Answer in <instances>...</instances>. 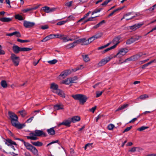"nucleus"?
I'll list each match as a JSON object with an SVG mask.
<instances>
[{
  "mask_svg": "<svg viewBox=\"0 0 156 156\" xmlns=\"http://www.w3.org/2000/svg\"><path fill=\"white\" fill-rule=\"evenodd\" d=\"M30 136H26V137L28 139L35 140H38V138L37 136H46L47 134L42 130H36L34 132L29 133Z\"/></svg>",
  "mask_w": 156,
  "mask_h": 156,
  "instance_id": "1",
  "label": "nucleus"
},
{
  "mask_svg": "<svg viewBox=\"0 0 156 156\" xmlns=\"http://www.w3.org/2000/svg\"><path fill=\"white\" fill-rule=\"evenodd\" d=\"M72 97L74 99L79 101L80 104L82 105H84L87 99L86 95L80 94L73 95Z\"/></svg>",
  "mask_w": 156,
  "mask_h": 156,
  "instance_id": "2",
  "label": "nucleus"
},
{
  "mask_svg": "<svg viewBox=\"0 0 156 156\" xmlns=\"http://www.w3.org/2000/svg\"><path fill=\"white\" fill-rule=\"evenodd\" d=\"M32 48H21L17 45L14 44L12 47L13 52L15 54H18L20 51H30Z\"/></svg>",
  "mask_w": 156,
  "mask_h": 156,
  "instance_id": "3",
  "label": "nucleus"
},
{
  "mask_svg": "<svg viewBox=\"0 0 156 156\" xmlns=\"http://www.w3.org/2000/svg\"><path fill=\"white\" fill-rule=\"evenodd\" d=\"M24 146L27 149L31 151L34 155L37 156L39 155L38 151L36 147L28 142H27Z\"/></svg>",
  "mask_w": 156,
  "mask_h": 156,
  "instance_id": "4",
  "label": "nucleus"
},
{
  "mask_svg": "<svg viewBox=\"0 0 156 156\" xmlns=\"http://www.w3.org/2000/svg\"><path fill=\"white\" fill-rule=\"evenodd\" d=\"M10 58L13 64L15 66H17L20 62V59L19 57L17 56L15 54L11 53Z\"/></svg>",
  "mask_w": 156,
  "mask_h": 156,
  "instance_id": "5",
  "label": "nucleus"
},
{
  "mask_svg": "<svg viewBox=\"0 0 156 156\" xmlns=\"http://www.w3.org/2000/svg\"><path fill=\"white\" fill-rule=\"evenodd\" d=\"M8 115L10 118L11 119L12 124L15 122H18V117L14 113L10 111H9L8 112Z\"/></svg>",
  "mask_w": 156,
  "mask_h": 156,
  "instance_id": "6",
  "label": "nucleus"
},
{
  "mask_svg": "<svg viewBox=\"0 0 156 156\" xmlns=\"http://www.w3.org/2000/svg\"><path fill=\"white\" fill-rule=\"evenodd\" d=\"M141 37L142 36H141L135 35L133 36L126 41V44H130L136 41H138Z\"/></svg>",
  "mask_w": 156,
  "mask_h": 156,
  "instance_id": "7",
  "label": "nucleus"
},
{
  "mask_svg": "<svg viewBox=\"0 0 156 156\" xmlns=\"http://www.w3.org/2000/svg\"><path fill=\"white\" fill-rule=\"evenodd\" d=\"M128 51V50L126 48H122L120 49L119 52L116 54V55L114 56V57L115 58L116 57H121L125 55Z\"/></svg>",
  "mask_w": 156,
  "mask_h": 156,
  "instance_id": "8",
  "label": "nucleus"
},
{
  "mask_svg": "<svg viewBox=\"0 0 156 156\" xmlns=\"http://www.w3.org/2000/svg\"><path fill=\"white\" fill-rule=\"evenodd\" d=\"M112 57H106L104 59H102L98 64V67H101L104 66L112 58Z\"/></svg>",
  "mask_w": 156,
  "mask_h": 156,
  "instance_id": "9",
  "label": "nucleus"
},
{
  "mask_svg": "<svg viewBox=\"0 0 156 156\" xmlns=\"http://www.w3.org/2000/svg\"><path fill=\"white\" fill-rule=\"evenodd\" d=\"M35 24L34 22H31L25 20L23 22V25L26 28H30L33 27Z\"/></svg>",
  "mask_w": 156,
  "mask_h": 156,
  "instance_id": "10",
  "label": "nucleus"
},
{
  "mask_svg": "<svg viewBox=\"0 0 156 156\" xmlns=\"http://www.w3.org/2000/svg\"><path fill=\"white\" fill-rule=\"evenodd\" d=\"M71 123V121L69 119H66L64 120L62 122L59 124L58 126V127L60 126L61 125H64L66 127H69L70 126V124Z\"/></svg>",
  "mask_w": 156,
  "mask_h": 156,
  "instance_id": "11",
  "label": "nucleus"
},
{
  "mask_svg": "<svg viewBox=\"0 0 156 156\" xmlns=\"http://www.w3.org/2000/svg\"><path fill=\"white\" fill-rule=\"evenodd\" d=\"M79 44L78 41V40L75 41L73 43L67 44L65 46V48L67 49H69L71 48H73L77 44Z\"/></svg>",
  "mask_w": 156,
  "mask_h": 156,
  "instance_id": "12",
  "label": "nucleus"
},
{
  "mask_svg": "<svg viewBox=\"0 0 156 156\" xmlns=\"http://www.w3.org/2000/svg\"><path fill=\"white\" fill-rule=\"evenodd\" d=\"M78 41L79 42V44L80 43H82L81 44L82 45H87L90 43V42L89 40L88 39L86 40L85 38L79 39L78 40Z\"/></svg>",
  "mask_w": 156,
  "mask_h": 156,
  "instance_id": "13",
  "label": "nucleus"
},
{
  "mask_svg": "<svg viewBox=\"0 0 156 156\" xmlns=\"http://www.w3.org/2000/svg\"><path fill=\"white\" fill-rule=\"evenodd\" d=\"M121 37L120 36H116L113 39L112 41V42L114 44V45L115 46V47H116L117 44H118L119 43L120 41L119 40L121 39Z\"/></svg>",
  "mask_w": 156,
  "mask_h": 156,
  "instance_id": "14",
  "label": "nucleus"
},
{
  "mask_svg": "<svg viewBox=\"0 0 156 156\" xmlns=\"http://www.w3.org/2000/svg\"><path fill=\"white\" fill-rule=\"evenodd\" d=\"M41 5L40 4L33 7L24 9L23 10V11L24 12H27L28 11H32L33 10H35L38 9L39 7V6Z\"/></svg>",
  "mask_w": 156,
  "mask_h": 156,
  "instance_id": "15",
  "label": "nucleus"
},
{
  "mask_svg": "<svg viewBox=\"0 0 156 156\" xmlns=\"http://www.w3.org/2000/svg\"><path fill=\"white\" fill-rule=\"evenodd\" d=\"M142 25V24L137 23L130 27V28L133 31L140 28Z\"/></svg>",
  "mask_w": 156,
  "mask_h": 156,
  "instance_id": "16",
  "label": "nucleus"
},
{
  "mask_svg": "<svg viewBox=\"0 0 156 156\" xmlns=\"http://www.w3.org/2000/svg\"><path fill=\"white\" fill-rule=\"evenodd\" d=\"M16 122H15L12 124V125L18 129H21L23 128V126H25V124H18L16 123Z\"/></svg>",
  "mask_w": 156,
  "mask_h": 156,
  "instance_id": "17",
  "label": "nucleus"
},
{
  "mask_svg": "<svg viewBox=\"0 0 156 156\" xmlns=\"http://www.w3.org/2000/svg\"><path fill=\"white\" fill-rule=\"evenodd\" d=\"M6 142H5V144L9 146L12 144H13L15 145H17V144L15 142L12 141L10 139H7L6 140Z\"/></svg>",
  "mask_w": 156,
  "mask_h": 156,
  "instance_id": "18",
  "label": "nucleus"
},
{
  "mask_svg": "<svg viewBox=\"0 0 156 156\" xmlns=\"http://www.w3.org/2000/svg\"><path fill=\"white\" fill-rule=\"evenodd\" d=\"M129 106V104H124L123 105L119 106L117 109L115 111V112H116L117 111H119L120 110H123L124 109L126 108Z\"/></svg>",
  "mask_w": 156,
  "mask_h": 156,
  "instance_id": "19",
  "label": "nucleus"
},
{
  "mask_svg": "<svg viewBox=\"0 0 156 156\" xmlns=\"http://www.w3.org/2000/svg\"><path fill=\"white\" fill-rule=\"evenodd\" d=\"M55 92L59 96L62 98H64L65 97V94L63 91L59 89L58 90H57V91H56Z\"/></svg>",
  "mask_w": 156,
  "mask_h": 156,
  "instance_id": "20",
  "label": "nucleus"
},
{
  "mask_svg": "<svg viewBox=\"0 0 156 156\" xmlns=\"http://www.w3.org/2000/svg\"><path fill=\"white\" fill-rule=\"evenodd\" d=\"M58 85L54 83H52L51 84L50 88L51 89L57 91V90L59 89H58Z\"/></svg>",
  "mask_w": 156,
  "mask_h": 156,
  "instance_id": "21",
  "label": "nucleus"
},
{
  "mask_svg": "<svg viewBox=\"0 0 156 156\" xmlns=\"http://www.w3.org/2000/svg\"><path fill=\"white\" fill-rule=\"evenodd\" d=\"M80 120V116H73L72 117L71 119V122H73V123L76 122L78 121H79Z\"/></svg>",
  "mask_w": 156,
  "mask_h": 156,
  "instance_id": "22",
  "label": "nucleus"
},
{
  "mask_svg": "<svg viewBox=\"0 0 156 156\" xmlns=\"http://www.w3.org/2000/svg\"><path fill=\"white\" fill-rule=\"evenodd\" d=\"M0 20L4 22H9L12 20V18L4 17L0 18Z\"/></svg>",
  "mask_w": 156,
  "mask_h": 156,
  "instance_id": "23",
  "label": "nucleus"
},
{
  "mask_svg": "<svg viewBox=\"0 0 156 156\" xmlns=\"http://www.w3.org/2000/svg\"><path fill=\"white\" fill-rule=\"evenodd\" d=\"M31 143L34 146L37 147H41L43 145V144L41 142L39 141H37V142L31 141Z\"/></svg>",
  "mask_w": 156,
  "mask_h": 156,
  "instance_id": "24",
  "label": "nucleus"
},
{
  "mask_svg": "<svg viewBox=\"0 0 156 156\" xmlns=\"http://www.w3.org/2000/svg\"><path fill=\"white\" fill-rule=\"evenodd\" d=\"M55 127H52L47 130V132L49 135H53L55 134V132L54 129Z\"/></svg>",
  "mask_w": 156,
  "mask_h": 156,
  "instance_id": "25",
  "label": "nucleus"
},
{
  "mask_svg": "<svg viewBox=\"0 0 156 156\" xmlns=\"http://www.w3.org/2000/svg\"><path fill=\"white\" fill-rule=\"evenodd\" d=\"M124 6H123L122 7H120L115 9V10H114L111 13L109 14V15L108 16V17H109L110 16H112L115 12L122 10V9L124 8Z\"/></svg>",
  "mask_w": 156,
  "mask_h": 156,
  "instance_id": "26",
  "label": "nucleus"
},
{
  "mask_svg": "<svg viewBox=\"0 0 156 156\" xmlns=\"http://www.w3.org/2000/svg\"><path fill=\"white\" fill-rule=\"evenodd\" d=\"M54 109L55 110H59L63 109V106L62 105L56 104L54 106Z\"/></svg>",
  "mask_w": 156,
  "mask_h": 156,
  "instance_id": "27",
  "label": "nucleus"
},
{
  "mask_svg": "<svg viewBox=\"0 0 156 156\" xmlns=\"http://www.w3.org/2000/svg\"><path fill=\"white\" fill-rule=\"evenodd\" d=\"M106 23L105 20H103L93 27V28L97 29Z\"/></svg>",
  "mask_w": 156,
  "mask_h": 156,
  "instance_id": "28",
  "label": "nucleus"
},
{
  "mask_svg": "<svg viewBox=\"0 0 156 156\" xmlns=\"http://www.w3.org/2000/svg\"><path fill=\"white\" fill-rule=\"evenodd\" d=\"M82 56L84 62H87L90 61V58L87 55H82Z\"/></svg>",
  "mask_w": 156,
  "mask_h": 156,
  "instance_id": "29",
  "label": "nucleus"
},
{
  "mask_svg": "<svg viewBox=\"0 0 156 156\" xmlns=\"http://www.w3.org/2000/svg\"><path fill=\"white\" fill-rule=\"evenodd\" d=\"M42 10H43L44 12L46 13L50 12V8L47 6H45L42 8Z\"/></svg>",
  "mask_w": 156,
  "mask_h": 156,
  "instance_id": "30",
  "label": "nucleus"
},
{
  "mask_svg": "<svg viewBox=\"0 0 156 156\" xmlns=\"http://www.w3.org/2000/svg\"><path fill=\"white\" fill-rule=\"evenodd\" d=\"M115 48V46L113 45V46H112L110 48H108L105 49V50H104L103 51H102V54L105 53H106V52L108 51H109L110 50Z\"/></svg>",
  "mask_w": 156,
  "mask_h": 156,
  "instance_id": "31",
  "label": "nucleus"
},
{
  "mask_svg": "<svg viewBox=\"0 0 156 156\" xmlns=\"http://www.w3.org/2000/svg\"><path fill=\"white\" fill-rule=\"evenodd\" d=\"M1 86L4 88H6L7 87V83L5 80H2L1 83Z\"/></svg>",
  "mask_w": 156,
  "mask_h": 156,
  "instance_id": "32",
  "label": "nucleus"
},
{
  "mask_svg": "<svg viewBox=\"0 0 156 156\" xmlns=\"http://www.w3.org/2000/svg\"><path fill=\"white\" fill-rule=\"evenodd\" d=\"M62 83L65 84H69L71 83L70 78H68L63 81Z\"/></svg>",
  "mask_w": 156,
  "mask_h": 156,
  "instance_id": "33",
  "label": "nucleus"
},
{
  "mask_svg": "<svg viewBox=\"0 0 156 156\" xmlns=\"http://www.w3.org/2000/svg\"><path fill=\"white\" fill-rule=\"evenodd\" d=\"M15 17L16 19H18L19 20H23V17L19 14L16 15L15 16Z\"/></svg>",
  "mask_w": 156,
  "mask_h": 156,
  "instance_id": "34",
  "label": "nucleus"
},
{
  "mask_svg": "<svg viewBox=\"0 0 156 156\" xmlns=\"http://www.w3.org/2000/svg\"><path fill=\"white\" fill-rule=\"evenodd\" d=\"M103 8H97L95 9L92 12V15H93L94 13H97L98 12H99Z\"/></svg>",
  "mask_w": 156,
  "mask_h": 156,
  "instance_id": "35",
  "label": "nucleus"
},
{
  "mask_svg": "<svg viewBox=\"0 0 156 156\" xmlns=\"http://www.w3.org/2000/svg\"><path fill=\"white\" fill-rule=\"evenodd\" d=\"M149 128L148 126H142L140 127L139 128L137 129V130L140 131H142L145 129H147Z\"/></svg>",
  "mask_w": 156,
  "mask_h": 156,
  "instance_id": "36",
  "label": "nucleus"
},
{
  "mask_svg": "<svg viewBox=\"0 0 156 156\" xmlns=\"http://www.w3.org/2000/svg\"><path fill=\"white\" fill-rule=\"evenodd\" d=\"M19 113L23 117L27 115V113L25 110L20 111L19 112Z\"/></svg>",
  "mask_w": 156,
  "mask_h": 156,
  "instance_id": "37",
  "label": "nucleus"
},
{
  "mask_svg": "<svg viewBox=\"0 0 156 156\" xmlns=\"http://www.w3.org/2000/svg\"><path fill=\"white\" fill-rule=\"evenodd\" d=\"M69 20H66L65 21H62L58 22L57 23V25H62L66 23L67 22L69 21Z\"/></svg>",
  "mask_w": 156,
  "mask_h": 156,
  "instance_id": "38",
  "label": "nucleus"
},
{
  "mask_svg": "<svg viewBox=\"0 0 156 156\" xmlns=\"http://www.w3.org/2000/svg\"><path fill=\"white\" fill-rule=\"evenodd\" d=\"M69 78L70 79L71 83H76V82H75L74 81L77 80L78 79L77 77L76 76Z\"/></svg>",
  "mask_w": 156,
  "mask_h": 156,
  "instance_id": "39",
  "label": "nucleus"
},
{
  "mask_svg": "<svg viewBox=\"0 0 156 156\" xmlns=\"http://www.w3.org/2000/svg\"><path fill=\"white\" fill-rule=\"evenodd\" d=\"M58 62V60L55 59H54L51 61H49L48 62L50 64L53 65L55 64Z\"/></svg>",
  "mask_w": 156,
  "mask_h": 156,
  "instance_id": "40",
  "label": "nucleus"
},
{
  "mask_svg": "<svg viewBox=\"0 0 156 156\" xmlns=\"http://www.w3.org/2000/svg\"><path fill=\"white\" fill-rule=\"evenodd\" d=\"M17 41L21 43H24L29 42L30 41L29 40H22L19 38H17Z\"/></svg>",
  "mask_w": 156,
  "mask_h": 156,
  "instance_id": "41",
  "label": "nucleus"
},
{
  "mask_svg": "<svg viewBox=\"0 0 156 156\" xmlns=\"http://www.w3.org/2000/svg\"><path fill=\"white\" fill-rule=\"evenodd\" d=\"M55 36L54 34H51L48 36H47L46 37L47 38V41L49 40L50 39L55 38Z\"/></svg>",
  "mask_w": 156,
  "mask_h": 156,
  "instance_id": "42",
  "label": "nucleus"
},
{
  "mask_svg": "<svg viewBox=\"0 0 156 156\" xmlns=\"http://www.w3.org/2000/svg\"><path fill=\"white\" fill-rule=\"evenodd\" d=\"M132 59L133 61H136L139 58V56L137 54L133 55L132 56Z\"/></svg>",
  "mask_w": 156,
  "mask_h": 156,
  "instance_id": "43",
  "label": "nucleus"
},
{
  "mask_svg": "<svg viewBox=\"0 0 156 156\" xmlns=\"http://www.w3.org/2000/svg\"><path fill=\"white\" fill-rule=\"evenodd\" d=\"M132 59L133 61H136L139 58V56L137 54L133 55L132 56Z\"/></svg>",
  "mask_w": 156,
  "mask_h": 156,
  "instance_id": "44",
  "label": "nucleus"
},
{
  "mask_svg": "<svg viewBox=\"0 0 156 156\" xmlns=\"http://www.w3.org/2000/svg\"><path fill=\"white\" fill-rule=\"evenodd\" d=\"M148 98V95L147 94H143L140 95L139 98L141 99H144L146 98Z\"/></svg>",
  "mask_w": 156,
  "mask_h": 156,
  "instance_id": "45",
  "label": "nucleus"
},
{
  "mask_svg": "<svg viewBox=\"0 0 156 156\" xmlns=\"http://www.w3.org/2000/svg\"><path fill=\"white\" fill-rule=\"evenodd\" d=\"M59 76V77L61 76L63 78H65L66 76V75L64 72L63 71L61 73Z\"/></svg>",
  "mask_w": 156,
  "mask_h": 156,
  "instance_id": "46",
  "label": "nucleus"
},
{
  "mask_svg": "<svg viewBox=\"0 0 156 156\" xmlns=\"http://www.w3.org/2000/svg\"><path fill=\"white\" fill-rule=\"evenodd\" d=\"M115 126H114V125L112 124H111L108 125V128L109 130H111Z\"/></svg>",
  "mask_w": 156,
  "mask_h": 156,
  "instance_id": "47",
  "label": "nucleus"
},
{
  "mask_svg": "<svg viewBox=\"0 0 156 156\" xmlns=\"http://www.w3.org/2000/svg\"><path fill=\"white\" fill-rule=\"evenodd\" d=\"M83 66L82 65H80L79 66H78V67H76V68H75L74 69H73V71L74 72H76L78 70L81 69H82L81 67H83ZM83 68V67H82V69Z\"/></svg>",
  "mask_w": 156,
  "mask_h": 156,
  "instance_id": "48",
  "label": "nucleus"
},
{
  "mask_svg": "<svg viewBox=\"0 0 156 156\" xmlns=\"http://www.w3.org/2000/svg\"><path fill=\"white\" fill-rule=\"evenodd\" d=\"M104 91H97L96 92V97L98 98L100 97Z\"/></svg>",
  "mask_w": 156,
  "mask_h": 156,
  "instance_id": "49",
  "label": "nucleus"
},
{
  "mask_svg": "<svg viewBox=\"0 0 156 156\" xmlns=\"http://www.w3.org/2000/svg\"><path fill=\"white\" fill-rule=\"evenodd\" d=\"M133 61V59H132V56L129 58H126L123 62H122L121 63H122L123 62H127L128 61Z\"/></svg>",
  "mask_w": 156,
  "mask_h": 156,
  "instance_id": "50",
  "label": "nucleus"
},
{
  "mask_svg": "<svg viewBox=\"0 0 156 156\" xmlns=\"http://www.w3.org/2000/svg\"><path fill=\"white\" fill-rule=\"evenodd\" d=\"M59 142V140H56L55 141H52L51 142V143L48 144L46 146V147H48V146H49L50 145H51L53 144H54V143H58Z\"/></svg>",
  "mask_w": 156,
  "mask_h": 156,
  "instance_id": "51",
  "label": "nucleus"
},
{
  "mask_svg": "<svg viewBox=\"0 0 156 156\" xmlns=\"http://www.w3.org/2000/svg\"><path fill=\"white\" fill-rule=\"evenodd\" d=\"M111 0H107L105 1L101 5L105 6L106 5L108 2H110Z\"/></svg>",
  "mask_w": 156,
  "mask_h": 156,
  "instance_id": "52",
  "label": "nucleus"
},
{
  "mask_svg": "<svg viewBox=\"0 0 156 156\" xmlns=\"http://www.w3.org/2000/svg\"><path fill=\"white\" fill-rule=\"evenodd\" d=\"M132 126H130L129 127H126L124 130V131L122 132L123 133H124L125 132H127L129 131L132 128Z\"/></svg>",
  "mask_w": 156,
  "mask_h": 156,
  "instance_id": "53",
  "label": "nucleus"
},
{
  "mask_svg": "<svg viewBox=\"0 0 156 156\" xmlns=\"http://www.w3.org/2000/svg\"><path fill=\"white\" fill-rule=\"evenodd\" d=\"M15 35L17 37H21V34L20 32L19 31H15Z\"/></svg>",
  "mask_w": 156,
  "mask_h": 156,
  "instance_id": "54",
  "label": "nucleus"
},
{
  "mask_svg": "<svg viewBox=\"0 0 156 156\" xmlns=\"http://www.w3.org/2000/svg\"><path fill=\"white\" fill-rule=\"evenodd\" d=\"M139 148L138 147H133L131 148V149H130L129 151V152H134L136 151V149H137Z\"/></svg>",
  "mask_w": 156,
  "mask_h": 156,
  "instance_id": "55",
  "label": "nucleus"
},
{
  "mask_svg": "<svg viewBox=\"0 0 156 156\" xmlns=\"http://www.w3.org/2000/svg\"><path fill=\"white\" fill-rule=\"evenodd\" d=\"M94 35L95 36V38H96V39L99 38L100 37H101V34L100 33Z\"/></svg>",
  "mask_w": 156,
  "mask_h": 156,
  "instance_id": "56",
  "label": "nucleus"
},
{
  "mask_svg": "<svg viewBox=\"0 0 156 156\" xmlns=\"http://www.w3.org/2000/svg\"><path fill=\"white\" fill-rule=\"evenodd\" d=\"M64 71L65 73L66 76H67L68 75L70 74L71 73V71L69 70H67Z\"/></svg>",
  "mask_w": 156,
  "mask_h": 156,
  "instance_id": "57",
  "label": "nucleus"
},
{
  "mask_svg": "<svg viewBox=\"0 0 156 156\" xmlns=\"http://www.w3.org/2000/svg\"><path fill=\"white\" fill-rule=\"evenodd\" d=\"M55 36V38L56 37L58 38H61V37H62V36H64V35H61V34H54Z\"/></svg>",
  "mask_w": 156,
  "mask_h": 156,
  "instance_id": "58",
  "label": "nucleus"
},
{
  "mask_svg": "<svg viewBox=\"0 0 156 156\" xmlns=\"http://www.w3.org/2000/svg\"><path fill=\"white\" fill-rule=\"evenodd\" d=\"M96 108L97 107L96 106H95L94 107H93L92 108H91L89 110L91 112H92L93 113H94V112L96 109Z\"/></svg>",
  "mask_w": 156,
  "mask_h": 156,
  "instance_id": "59",
  "label": "nucleus"
},
{
  "mask_svg": "<svg viewBox=\"0 0 156 156\" xmlns=\"http://www.w3.org/2000/svg\"><path fill=\"white\" fill-rule=\"evenodd\" d=\"M15 31L11 33L6 34V35L7 36H11L13 35H15Z\"/></svg>",
  "mask_w": 156,
  "mask_h": 156,
  "instance_id": "60",
  "label": "nucleus"
},
{
  "mask_svg": "<svg viewBox=\"0 0 156 156\" xmlns=\"http://www.w3.org/2000/svg\"><path fill=\"white\" fill-rule=\"evenodd\" d=\"M72 1H70L67 3L65 5L68 7H70L72 5Z\"/></svg>",
  "mask_w": 156,
  "mask_h": 156,
  "instance_id": "61",
  "label": "nucleus"
},
{
  "mask_svg": "<svg viewBox=\"0 0 156 156\" xmlns=\"http://www.w3.org/2000/svg\"><path fill=\"white\" fill-rule=\"evenodd\" d=\"M15 140H18L21 141L23 143L24 145L27 143V142H26L23 139H20L19 138H16L15 139Z\"/></svg>",
  "mask_w": 156,
  "mask_h": 156,
  "instance_id": "62",
  "label": "nucleus"
},
{
  "mask_svg": "<svg viewBox=\"0 0 156 156\" xmlns=\"http://www.w3.org/2000/svg\"><path fill=\"white\" fill-rule=\"evenodd\" d=\"M48 28V25H45L44 26H42L41 27V28L43 30H45Z\"/></svg>",
  "mask_w": 156,
  "mask_h": 156,
  "instance_id": "63",
  "label": "nucleus"
},
{
  "mask_svg": "<svg viewBox=\"0 0 156 156\" xmlns=\"http://www.w3.org/2000/svg\"><path fill=\"white\" fill-rule=\"evenodd\" d=\"M34 118V117L33 116L32 117H30V118L28 119L26 121V122L27 123H30L31 122V121L32 120L33 118Z\"/></svg>",
  "mask_w": 156,
  "mask_h": 156,
  "instance_id": "64",
  "label": "nucleus"
}]
</instances>
